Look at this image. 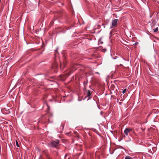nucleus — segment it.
I'll use <instances>...</instances> for the list:
<instances>
[{"instance_id": "1", "label": "nucleus", "mask_w": 159, "mask_h": 159, "mask_svg": "<svg viewBox=\"0 0 159 159\" xmlns=\"http://www.w3.org/2000/svg\"><path fill=\"white\" fill-rule=\"evenodd\" d=\"M87 85V82L84 83V93L85 95L86 96L85 97H88L89 98H90V97L91 95V93L90 91L88 90H87L86 88V86Z\"/></svg>"}, {"instance_id": "2", "label": "nucleus", "mask_w": 159, "mask_h": 159, "mask_svg": "<svg viewBox=\"0 0 159 159\" xmlns=\"http://www.w3.org/2000/svg\"><path fill=\"white\" fill-rule=\"evenodd\" d=\"M59 140H56L55 141H52L51 143V144L52 147L56 148L59 144Z\"/></svg>"}, {"instance_id": "3", "label": "nucleus", "mask_w": 159, "mask_h": 159, "mask_svg": "<svg viewBox=\"0 0 159 159\" xmlns=\"http://www.w3.org/2000/svg\"><path fill=\"white\" fill-rule=\"evenodd\" d=\"M58 68V65L56 62H55L54 63L53 66L52 67V69L53 71L55 72H57V71L56 70Z\"/></svg>"}, {"instance_id": "4", "label": "nucleus", "mask_w": 159, "mask_h": 159, "mask_svg": "<svg viewBox=\"0 0 159 159\" xmlns=\"http://www.w3.org/2000/svg\"><path fill=\"white\" fill-rule=\"evenodd\" d=\"M132 131V129L131 128H127L125 129L124 130V133L126 135H127L128 133Z\"/></svg>"}, {"instance_id": "5", "label": "nucleus", "mask_w": 159, "mask_h": 159, "mask_svg": "<svg viewBox=\"0 0 159 159\" xmlns=\"http://www.w3.org/2000/svg\"><path fill=\"white\" fill-rule=\"evenodd\" d=\"M117 21L118 20L116 19L112 20L111 28L114 27L116 25L117 22Z\"/></svg>"}, {"instance_id": "6", "label": "nucleus", "mask_w": 159, "mask_h": 159, "mask_svg": "<svg viewBox=\"0 0 159 159\" xmlns=\"http://www.w3.org/2000/svg\"><path fill=\"white\" fill-rule=\"evenodd\" d=\"M74 134H75V135L78 137L80 138V135L79 134L77 133V132L74 131Z\"/></svg>"}, {"instance_id": "7", "label": "nucleus", "mask_w": 159, "mask_h": 159, "mask_svg": "<svg viewBox=\"0 0 159 159\" xmlns=\"http://www.w3.org/2000/svg\"><path fill=\"white\" fill-rule=\"evenodd\" d=\"M75 68H73V69L72 70H70L69 72V75H70V74L72 72H73L75 71Z\"/></svg>"}, {"instance_id": "8", "label": "nucleus", "mask_w": 159, "mask_h": 159, "mask_svg": "<svg viewBox=\"0 0 159 159\" xmlns=\"http://www.w3.org/2000/svg\"><path fill=\"white\" fill-rule=\"evenodd\" d=\"M125 159H133V158L129 156H127L125 157Z\"/></svg>"}, {"instance_id": "9", "label": "nucleus", "mask_w": 159, "mask_h": 159, "mask_svg": "<svg viewBox=\"0 0 159 159\" xmlns=\"http://www.w3.org/2000/svg\"><path fill=\"white\" fill-rule=\"evenodd\" d=\"M158 27H157L154 30V32H157V31H158Z\"/></svg>"}, {"instance_id": "10", "label": "nucleus", "mask_w": 159, "mask_h": 159, "mask_svg": "<svg viewBox=\"0 0 159 159\" xmlns=\"http://www.w3.org/2000/svg\"><path fill=\"white\" fill-rule=\"evenodd\" d=\"M16 146L18 147H19V145L18 143L17 142V140H16Z\"/></svg>"}, {"instance_id": "11", "label": "nucleus", "mask_w": 159, "mask_h": 159, "mask_svg": "<svg viewBox=\"0 0 159 159\" xmlns=\"http://www.w3.org/2000/svg\"><path fill=\"white\" fill-rule=\"evenodd\" d=\"M126 91V89H124L122 92V93H124Z\"/></svg>"}, {"instance_id": "12", "label": "nucleus", "mask_w": 159, "mask_h": 159, "mask_svg": "<svg viewBox=\"0 0 159 159\" xmlns=\"http://www.w3.org/2000/svg\"><path fill=\"white\" fill-rule=\"evenodd\" d=\"M65 66V65H62V64H61V66H60V67L61 68V67H63V68Z\"/></svg>"}, {"instance_id": "13", "label": "nucleus", "mask_w": 159, "mask_h": 159, "mask_svg": "<svg viewBox=\"0 0 159 159\" xmlns=\"http://www.w3.org/2000/svg\"><path fill=\"white\" fill-rule=\"evenodd\" d=\"M67 156V154L66 155H65V157H66Z\"/></svg>"}, {"instance_id": "14", "label": "nucleus", "mask_w": 159, "mask_h": 159, "mask_svg": "<svg viewBox=\"0 0 159 159\" xmlns=\"http://www.w3.org/2000/svg\"><path fill=\"white\" fill-rule=\"evenodd\" d=\"M61 127H62L63 128V125H62V126H61Z\"/></svg>"}]
</instances>
